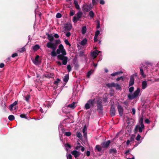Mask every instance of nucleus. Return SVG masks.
<instances>
[{"label": "nucleus", "mask_w": 159, "mask_h": 159, "mask_svg": "<svg viewBox=\"0 0 159 159\" xmlns=\"http://www.w3.org/2000/svg\"><path fill=\"white\" fill-rule=\"evenodd\" d=\"M61 51V54L58 55L57 57L58 59L62 60V64L63 65H66L67 62L68 57L65 56L66 54V53L64 47L62 44H60L58 46V48Z\"/></svg>", "instance_id": "f257e3e1"}, {"label": "nucleus", "mask_w": 159, "mask_h": 159, "mask_svg": "<svg viewBox=\"0 0 159 159\" xmlns=\"http://www.w3.org/2000/svg\"><path fill=\"white\" fill-rule=\"evenodd\" d=\"M60 43L61 41L60 40H56L54 43L51 42H48L47 43V47L52 49L51 55L52 57H55L57 56L55 51L57 48V45Z\"/></svg>", "instance_id": "f03ea898"}, {"label": "nucleus", "mask_w": 159, "mask_h": 159, "mask_svg": "<svg viewBox=\"0 0 159 159\" xmlns=\"http://www.w3.org/2000/svg\"><path fill=\"white\" fill-rule=\"evenodd\" d=\"M102 103V101L101 99L97 100L96 102L97 110L100 114H102L103 112V108Z\"/></svg>", "instance_id": "7ed1b4c3"}, {"label": "nucleus", "mask_w": 159, "mask_h": 159, "mask_svg": "<svg viewBox=\"0 0 159 159\" xmlns=\"http://www.w3.org/2000/svg\"><path fill=\"white\" fill-rule=\"evenodd\" d=\"M94 102V100L90 99L88 100L85 105L86 109L88 110L90 108V106H93Z\"/></svg>", "instance_id": "20e7f679"}, {"label": "nucleus", "mask_w": 159, "mask_h": 159, "mask_svg": "<svg viewBox=\"0 0 159 159\" xmlns=\"http://www.w3.org/2000/svg\"><path fill=\"white\" fill-rule=\"evenodd\" d=\"M141 126L139 125H137L135 126L134 129V132L135 133L137 132L139 130V132L140 133H141L143 129L144 128V125H140Z\"/></svg>", "instance_id": "39448f33"}, {"label": "nucleus", "mask_w": 159, "mask_h": 159, "mask_svg": "<svg viewBox=\"0 0 159 159\" xmlns=\"http://www.w3.org/2000/svg\"><path fill=\"white\" fill-rule=\"evenodd\" d=\"M92 7L90 5L87 4H84L82 7V10L84 11L88 12L90 11Z\"/></svg>", "instance_id": "423d86ee"}, {"label": "nucleus", "mask_w": 159, "mask_h": 159, "mask_svg": "<svg viewBox=\"0 0 159 159\" xmlns=\"http://www.w3.org/2000/svg\"><path fill=\"white\" fill-rule=\"evenodd\" d=\"M116 110L114 106L112 105L110 111V113L111 116H114L115 115Z\"/></svg>", "instance_id": "0eeeda50"}, {"label": "nucleus", "mask_w": 159, "mask_h": 159, "mask_svg": "<svg viewBox=\"0 0 159 159\" xmlns=\"http://www.w3.org/2000/svg\"><path fill=\"white\" fill-rule=\"evenodd\" d=\"M110 143H111V141L110 140H108L106 142H102L101 144V145L102 148H107L109 147Z\"/></svg>", "instance_id": "6e6552de"}, {"label": "nucleus", "mask_w": 159, "mask_h": 159, "mask_svg": "<svg viewBox=\"0 0 159 159\" xmlns=\"http://www.w3.org/2000/svg\"><path fill=\"white\" fill-rule=\"evenodd\" d=\"M117 107L119 115L121 116H122L123 114V107L119 104L117 105Z\"/></svg>", "instance_id": "1a4fd4ad"}, {"label": "nucleus", "mask_w": 159, "mask_h": 159, "mask_svg": "<svg viewBox=\"0 0 159 159\" xmlns=\"http://www.w3.org/2000/svg\"><path fill=\"white\" fill-rule=\"evenodd\" d=\"M71 153L74 156V157L75 158L78 157L81 154L80 152H79L76 150H73L71 152Z\"/></svg>", "instance_id": "9d476101"}, {"label": "nucleus", "mask_w": 159, "mask_h": 159, "mask_svg": "<svg viewBox=\"0 0 159 159\" xmlns=\"http://www.w3.org/2000/svg\"><path fill=\"white\" fill-rule=\"evenodd\" d=\"M134 78L133 75L131 76L130 77V80L129 82V86L133 85L134 84Z\"/></svg>", "instance_id": "9b49d317"}, {"label": "nucleus", "mask_w": 159, "mask_h": 159, "mask_svg": "<svg viewBox=\"0 0 159 159\" xmlns=\"http://www.w3.org/2000/svg\"><path fill=\"white\" fill-rule=\"evenodd\" d=\"M47 36V38L50 41V42H52L54 40L53 36L52 34H49L47 33L46 34Z\"/></svg>", "instance_id": "f8f14e48"}, {"label": "nucleus", "mask_w": 159, "mask_h": 159, "mask_svg": "<svg viewBox=\"0 0 159 159\" xmlns=\"http://www.w3.org/2000/svg\"><path fill=\"white\" fill-rule=\"evenodd\" d=\"M100 52L98 51L97 50H95L92 53L91 56L94 58H96L97 55H98Z\"/></svg>", "instance_id": "ddd939ff"}, {"label": "nucleus", "mask_w": 159, "mask_h": 159, "mask_svg": "<svg viewBox=\"0 0 159 159\" xmlns=\"http://www.w3.org/2000/svg\"><path fill=\"white\" fill-rule=\"evenodd\" d=\"M72 28L71 25L69 24H67L65 26V30L66 31H69Z\"/></svg>", "instance_id": "4468645a"}, {"label": "nucleus", "mask_w": 159, "mask_h": 159, "mask_svg": "<svg viewBox=\"0 0 159 159\" xmlns=\"http://www.w3.org/2000/svg\"><path fill=\"white\" fill-rule=\"evenodd\" d=\"M74 4L75 8L79 10H80L79 5L78 4V1L77 0H74Z\"/></svg>", "instance_id": "2eb2a0df"}, {"label": "nucleus", "mask_w": 159, "mask_h": 159, "mask_svg": "<svg viewBox=\"0 0 159 159\" xmlns=\"http://www.w3.org/2000/svg\"><path fill=\"white\" fill-rule=\"evenodd\" d=\"M18 103V101H15L13 103L10 105L9 109L10 111H12L13 108Z\"/></svg>", "instance_id": "dca6fc26"}, {"label": "nucleus", "mask_w": 159, "mask_h": 159, "mask_svg": "<svg viewBox=\"0 0 159 159\" xmlns=\"http://www.w3.org/2000/svg\"><path fill=\"white\" fill-rule=\"evenodd\" d=\"M140 92V89L139 88H138L137 90L134 91V94L135 97L136 98L139 95Z\"/></svg>", "instance_id": "f3484780"}, {"label": "nucleus", "mask_w": 159, "mask_h": 159, "mask_svg": "<svg viewBox=\"0 0 159 159\" xmlns=\"http://www.w3.org/2000/svg\"><path fill=\"white\" fill-rule=\"evenodd\" d=\"M54 74L53 73H48L46 74L45 75V77L47 78H52Z\"/></svg>", "instance_id": "a211bd4d"}, {"label": "nucleus", "mask_w": 159, "mask_h": 159, "mask_svg": "<svg viewBox=\"0 0 159 159\" xmlns=\"http://www.w3.org/2000/svg\"><path fill=\"white\" fill-rule=\"evenodd\" d=\"M39 55H37L35 57L34 59V61H33V63L35 64H37L38 63H40V61L39 60Z\"/></svg>", "instance_id": "6ab92c4d"}, {"label": "nucleus", "mask_w": 159, "mask_h": 159, "mask_svg": "<svg viewBox=\"0 0 159 159\" xmlns=\"http://www.w3.org/2000/svg\"><path fill=\"white\" fill-rule=\"evenodd\" d=\"M147 87V83L146 81H143L142 84V87L143 89H145Z\"/></svg>", "instance_id": "aec40b11"}, {"label": "nucleus", "mask_w": 159, "mask_h": 159, "mask_svg": "<svg viewBox=\"0 0 159 159\" xmlns=\"http://www.w3.org/2000/svg\"><path fill=\"white\" fill-rule=\"evenodd\" d=\"M107 87L108 88L114 87L115 86V83H107L106 84Z\"/></svg>", "instance_id": "412c9836"}, {"label": "nucleus", "mask_w": 159, "mask_h": 159, "mask_svg": "<svg viewBox=\"0 0 159 159\" xmlns=\"http://www.w3.org/2000/svg\"><path fill=\"white\" fill-rule=\"evenodd\" d=\"M61 81V80L58 78H57V79L54 82L53 84L56 85H57V86L56 87H54V89H57V85L58 84V83Z\"/></svg>", "instance_id": "4be33fe9"}, {"label": "nucleus", "mask_w": 159, "mask_h": 159, "mask_svg": "<svg viewBox=\"0 0 159 159\" xmlns=\"http://www.w3.org/2000/svg\"><path fill=\"white\" fill-rule=\"evenodd\" d=\"M128 98L130 100H133L135 98H136V97L134 96V94H133L131 95L130 94H129L128 95Z\"/></svg>", "instance_id": "5701e85b"}, {"label": "nucleus", "mask_w": 159, "mask_h": 159, "mask_svg": "<svg viewBox=\"0 0 159 159\" xmlns=\"http://www.w3.org/2000/svg\"><path fill=\"white\" fill-rule=\"evenodd\" d=\"M142 66H141V67H140V74L142 75V76L143 77H145L146 76V75L144 74V73L143 72V70L142 68Z\"/></svg>", "instance_id": "b1692460"}, {"label": "nucleus", "mask_w": 159, "mask_h": 159, "mask_svg": "<svg viewBox=\"0 0 159 159\" xmlns=\"http://www.w3.org/2000/svg\"><path fill=\"white\" fill-rule=\"evenodd\" d=\"M85 126L84 127V129H83L82 132L83 133L84 136V138L85 139H86L87 138V132H86V129L85 128Z\"/></svg>", "instance_id": "393cba45"}, {"label": "nucleus", "mask_w": 159, "mask_h": 159, "mask_svg": "<svg viewBox=\"0 0 159 159\" xmlns=\"http://www.w3.org/2000/svg\"><path fill=\"white\" fill-rule=\"evenodd\" d=\"M87 29L86 26H83L81 30L82 33L83 34H85L86 32Z\"/></svg>", "instance_id": "a878e982"}, {"label": "nucleus", "mask_w": 159, "mask_h": 159, "mask_svg": "<svg viewBox=\"0 0 159 159\" xmlns=\"http://www.w3.org/2000/svg\"><path fill=\"white\" fill-rule=\"evenodd\" d=\"M122 73H123V72L122 71L115 72V73H113L111 74V75L112 76H114L116 75H119L120 74H122Z\"/></svg>", "instance_id": "bb28decb"}, {"label": "nucleus", "mask_w": 159, "mask_h": 159, "mask_svg": "<svg viewBox=\"0 0 159 159\" xmlns=\"http://www.w3.org/2000/svg\"><path fill=\"white\" fill-rule=\"evenodd\" d=\"M87 40L86 39H84L81 42H80V44L83 45L84 46L85 44H86L87 42Z\"/></svg>", "instance_id": "cd10ccee"}, {"label": "nucleus", "mask_w": 159, "mask_h": 159, "mask_svg": "<svg viewBox=\"0 0 159 159\" xmlns=\"http://www.w3.org/2000/svg\"><path fill=\"white\" fill-rule=\"evenodd\" d=\"M39 48H40L39 46L37 44L35 45L33 47V49L35 51H36L38 49H39Z\"/></svg>", "instance_id": "c85d7f7f"}, {"label": "nucleus", "mask_w": 159, "mask_h": 159, "mask_svg": "<svg viewBox=\"0 0 159 159\" xmlns=\"http://www.w3.org/2000/svg\"><path fill=\"white\" fill-rule=\"evenodd\" d=\"M69 76L68 75H66L64 76V78L63 79V81L64 82H67L69 80Z\"/></svg>", "instance_id": "c756f323"}, {"label": "nucleus", "mask_w": 159, "mask_h": 159, "mask_svg": "<svg viewBox=\"0 0 159 159\" xmlns=\"http://www.w3.org/2000/svg\"><path fill=\"white\" fill-rule=\"evenodd\" d=\"M109 152L110 153H116L117 152V150L115 148L111 149L109 150Z\"/></svg>", "instance_id": "7c9ffc66"}, {"label": "nucleus", "mask_w": 159, "mask_h": 159, "mask_svg": "<svg viewBox=\"0 0 159 159\" xmlns=\"http://www.w3.org/2000/svg\"><path fill=\"white\" fill-rule=\"evenodd\" d=\"M82 15V13L81 12H79L76 14V17L78 19H79L81 17Z\"/></svg>", "instance_id": "2f4dec72"}, {"label": "nucleus", "mask_w": 159, "mask_h": 159, "mask_svg": "<svg viewBox=\"0 0 159 159\" xmlns=\"http://www.w3.org/2000/svg\"><path fill=\"white\" fill-rule=\"evenodd\" d=\"M139 122L140 124V125H144L143 124V116L142 115V117L140 118V120L139 121Z\"/></svg>", "instance_id": "473e14b6"}, {"label": "nucleus", "mask_w": 159, "mask_h": 159, "mask_svg": "<svg viewBox=\"0 0 159 159\" xmlns=\"http://www.w3.org/2000/svg\"><path fill=\"white\" fill-rule=\"evenodd\" d=\"M75 102H73L71 104L69 105L68 106V107L70 108L73 109L75 107Z\"/></svg>", "instance_id": "72a5a7b5"}, {"label": "nucleus", "mask_w": 159, "mask_h": 159, "mask_svg": "<svg viewBox=\"0 0 159 159\" xmlns=\"http://www.w3.org/2000/svg\"><path fill=\"white\" fill-rule=\"evenodd\" d=\"M9 120L10 121H12L15 119L14 116L13 115H10L8 117Z\"/></svg>", "instance_id": "f704fd0d"}, {"label": "nucleus", "mask_w": 159, "mask_h": 159, "mask_svg": "<svg viewBox=\"0 0 159 159\" xmlns=\"http://www.w3.org/2000/svg\"><path fill=\"white\" fill-rule=\"evenodd\" d=\"M96 149L98 152H100L102 150V147L99 145H97L96 146Z\"/></svg>", "instance_id": "c9c22d12"}, {"label": "nucleus", "mask_w": 159, "mask_h": 159, "mask_svg": "<svg viewBox=\"0 0 159 159\" xmlns=\"http://www.w3.org/2000/svg\"><path fill=\"white\" fill-rule=\"evenodd\" d=\"M89 15L91 18H93L94 16V13L92 11H90L89 12Z\"/></svg>", "instance_id": "e433bc0d"}, {"label": "nucleus", "mask_w": 159, "mask_h": 159, "mask_svg": "<svg viewBox=\"0 0 159 159\" xmlns=\"http://www.w3.org/2000/svg\"><path fill=\"white\" fill-rule=\"evenodd\" d=\"M79 19H78L76 16H74L73 18V21L74 22H76Z\"/></svg>", "instance_id": "4c0bfd02"}, {"label": "nucleus", "mask_w": 159, "mask_h": 159, "mask_svg": "<svg viewBox=\"0 0 159 159\" xmlns=\"http://www.w3.org/2000/svg\"><path fill=\"white\" fill-rule=\"evenodd\" d=\"M92 72L93 71L92 70H90L87 73L86 77L88 78H89L90 77V76L92 74Z\"/></svg>", "instance_id": "58836bf2"}, {"label": "nucleus", "mask_w": 159, "mask_h": 159, "mask_svg": "<svg viewBox=\"0 0 159 159\" xmlns=\"http://www.w3.org/2000/svg\"><path fill=\"white\" fill-rule=\"evenodd\" d=\"M114 87L116 88V89L117 90H119L120 89V87L119 84H115V86Z\"/></svg>", "instance_id": "ea45409f"}, {"label": "nucleus", "mask_w": 159, "mask_h": 159, "mask_svg": "<svg viewBox=\"0 0 159 159\" xmlns=\"http://www.w3.org/2000/svg\"><path fill=\"white\" fill-rule=\"evenodd\" d=\"M92 4L93 5H95L98 4V0H92Z\"/></svg>", "instance_id": "a19ab883"}, {"label": "nucleus", "mask_w": 159, "mask_h": 159, "mask_svg": "<svg viewBox=\"0 0 159 159\" xmlns=\"http://www.w3.org/2000/svg\"><path fill=\"white\" fill-rule=\"evenodd\" d=\"M67 69L68 72H70L71 70V67L70 65H68L67 66Z\"/></svg>", "instance_id": "79ce46f5"}, {"label": "nucleus", "mask_w": 159, "mask_h": 159, "mask_svg": "<svg viewBox=\"0 0 159 159\" xmlns=\"http://www.w3.org/2000/svg\"><path fill=\"white\" fill-rule=\"evenodd\" d=\"M25 50L26 49L25 47H24L20 49L19 51L20 52H23L25 51Z\"/></svg>", "instance_id": "37998d69"}, {"label": "nucleus", "mask_w": 159, "mask_h": 159, "mask_svg": "<svg viewBox=\"0 0 159 159\" xmlns=\"http://www.w3.org/2000/svg\"><path fill=\"white\" fill-rule=\"evenodd\" d=\"M30 98V95H27L25 97V101L28 102Z\"/></svg>", "instance_id": "c03bdc74"}, {"label": "nucleus", "mask_w": 159, "mask_h": 159, "mask_svg": "<svg viewBox=\"0 0 159 159\" xmlns=\"http://www.w3.org/2000/svg\"><path fill=\"white\" fill-rule=\"evenodd\" d=\"M75 11L74 10H71L70 12V16H72L74 15Z\"/></svg>", "instance_id": "a18cd8bd"}, {"label": "nucleus", "mask_w": 159, "mask_h": 159, "mask_svg": "<svg viewBox=\"0 0 159 159\" xmlns=\"http://www.w3.org/2000/svg\"><path fill=\"white\" fill-rule=\"evenodd\" d=\"M65 135L67 136H70L71 135V133L70 132H65L64 134Z\"/></svg>", "instance_id": "49530a36"}, {"label": "nucleus", "mask_w": 159, "mask_h": 159, "mask_svg": "<svg viewBox=\"0 0 159 159\" xmlns=\"http://www.w3.org/2000/svg\"><path fill=\"white\" fill-rule=\"evenodd\" d=\"M62 16L61 14L60 13H58L56 15V18H59L61 17Z\"/></svg>", "instance_id": "de8ad7c7"}, {"label": "nucleus", "mask_w": 159, "mask_h": 159, "mask_svg": "<svg viewBox=\"0 0 159 159\" xmlns=\"http://www.w3.org/2000/svg\"><path fill=\"white\" fill-rule=\"evenodd\" d=\"M76 136L79 138H81L82 137V134L80 132H78L76 134Z\"/></svg>", "instance_id": "09e8293b"}, {"label": "nucleus", "mask_w": 159, "mask_h": 159, "mask_svg": "<svg viewBox=\"0 0 159 159\" xmlns=\"http://www.w3.org/2000/svg\"><path fill=\"white\" fill-rule=\"evenodd\" d=\"M100 27V21L99 20L97 21V29H98Z\"/></svg>", "instance_id": "8fccbe9b"}, {"label": "nucleus", "mask_w": 159, "mask_h": 159, "mask_svg": "<svg viewBox=\"0 0 159 159\" xmlns=\"http://www.w3.org/2000/svg\"><path fill=\"white\" fill-rule=\"evenodd\" d=\"M64 42L66 44L68 45L69 46H71V44L67 40V39L65 40L64 41Z\"/></svg>", "instance_id": "3c124183"}, {"label": "nucleus", "mask_w": 159, "mask_h": 159, "mask_svg": "<svg viewBox=\"0 0 159 159\" xmlns=\"http://www.w3.org/2000/svg\"><path fill=\"white\" fill-rule=\"evenodd\" d=\"M134 89V87H131L129 89V91L131 93L132 92Z\"/></svg>", "instance_id": "603ef678"}, {"label": "nucleus", "mask_w": 159, "mask_h": 159, "mask_svg": "<svg viewBox=\"0 0 159 159\" xmlns=\"http://www.w3.org/2000/svg\"><path fill=\"white\" fill-rule=\"evenodd\" d=\"M64 146H65V147H66V148H67L68 147V148H71V145L70 144H68V143L65 144Z\"/></svg>", "instance_id": "864d4df0"}, {"label": "nucleus", "mask_w": 159, "mask_h": 159, "mask_svg": "<svg viewBox=\"0 0 159 159\" xmlns=\"http://www.w3.org/2000/svg\"><path fill=\"white\" fill-rule=\"evenodd\" d=\"M20 117L22 118H25L26 119L27 117L26 116V115L24 114H22L20 115Z\"/></svg>", "instance_id": "5fc2aeb1"}, {"label": "nucleus", "mask_w": 159, "mask_h": 159, "mask_svg": "<svg viewBox=\"0 0 159 159\" xmlns=\"http://www.w3.org/2000/svg\"><path fill=\"white\" fill-rule=\"evenodd\" d=\"M100 33V31L99 30H98L96 31L95 35L96 36H98Z\"/></svg>", "instance_id": "6e6d98bb"}, {"label": "nucleus", "mask_w": 159, "mask_h": 159, "mask_svg": "<svg viewBox=\"0 0 159 159\" xmlns=\"http://www.w3.org/2000/svg\"><path fill=\"white\" fill-rule=\"evenodd\" d=\"M140 138H141V136L139 134H138L137 137H136V140H137V141H139L140 140Z\"/></svg>", "instance_id": "4d7b16f0"}, {"label": "nucleus", "mask_w": 159, "mask_h": 159, "mask_svg": "<svg viewBox=\"0 0 159 159\" xmlns=\"http://www.w3.org/2000/svg\"><path fill=\"white\" fill-rule=\"evenodd\" d=\"M56 52V53L57 54L59 55V54L61 52V50H59V49H57V50Z\"/></svg>", "instance_id": "13d9d810"}, {"label": "nucleus", "mask_w": 159, "mask_h": 159, "mask_svg": "<svg viewBox=\"0 0 159 159\" xmlns=\"http://www.w3.org/2000/svg\"><path fill=\"white\" fill-rule=\"evenodd\" d=\"M67 158V159H72V156L70 154H69Z\"/></svg>", "instance_id": "bf43d9fd"}, {"label": "nucleus", "mask_w": 159, "mask_h": 159, "mask_svg": "<svg viewBox=\"0 0 159 159\" xmlns=\"http://www.w3.org/2000/svg\"><path fill=\"white\" fill-rule=\"evenodd\" d=\"M123 77L121 76L120 77L117 78V79H116V80L117 81H118L121 79L123 80Z\"/></svg>", "instance_id": "052dcab7"}, {"label": "nucleus", "mask_w": 159, "mask_h": 159, "mask_svg": "<svg viewBox=\"0 0 159 159\" xmlns=\"http://www.w3.org/2000/svg\"><path fill=\"white\" fill-rule=\"evenodd\" d=\"M18 56V54L17 53H14L12 55V56H11V57H14L16 56Z\"/></svg>", "instance_id": "680f3d73"}, {"label": "nucleus", "mask_w": 159, "mask_h": 159, "mask_svg": "<svg viewBox=\"0 0 159 159\" xmlns=\"http://www.w3.org/2000/svg\"><path fill=\"white\" fill-rule=\"evenodd\" d=\"M145 123H146V124H149L150 123V121L148 119H147L145 120Z\"/></svg>", "instance_id": "e2e57ef3"}, {"label": "nucleus", "mask_w": 159, "mask_h": 159, "mask_svg": "<svg viewBox=\"0 0 159 159\" xmlns=\"http://www.w3.org/2000/svg\"><path fill=\"white\" fill-rule=\"evenodd\" d=\"M98 36H94V42H96L97 41H98Z\"/></svg>", "instance_id": "0e129e2a"}, {"label": "nucleus", "mask_w": 159, "mask_h": 159, "mask_svg": "<svg viewBox=\"0 0 159 159\" xmlns=\"http://www.w3.org/2000/svg\"><path fill=\"white\" fill-rule=\"evenodd\" d=\"M132 111L133 115H134L136 111L135 109L134 108H132Z\"/></svg>", "instance_id": "69168bd1"}, {"label": "nucleus", "mask_w": 159, "mask_h": 159, "mask_svg": "<svg viewBox=\"0 0 159 159\" xmlns=\"http://www.w3.org/2000/svg\"><path fill=\"white\" fill-rule=\"evenodd\" d=\"M53 36L56 39L58 38L59 37L58 35L57 34H54Z\"/></svg>", "instance_id": "338daca9"}, {"label": "nucleus", "mask_w": 159, "mask_h": 159, "mask_svg": "<svg viewBox=\"0 0 159 159\" xmlns=\"http://www.w3.org/2000/svg\"><path fill=\"white\" fill-rule=\"evenodd\" d=\"M105 2L104 0H101L100 1V3L102 5L104 4Z\"/></svg>", "instance_id": "774afa93"}]
</instances>
